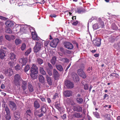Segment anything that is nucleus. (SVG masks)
Here are the masks:
<instances>
[{
  "label": "nucleus",
  "instance_id": "nucleus-1",
  "mask_svg": "<svg viewBox=\"0 0 120 120\" xmlns=\"http://www.w3.org/2000/svg\"><path fill=\"white\" fill-rule=\"evenodd\" d=\"M30 71V75L32 79H37L38 77V68L36 65L34 64H32Z\"/></svg>",
  "mask_w": 120,
  "mask_h": 120
},
{
  "label": "nucleus",
  "instance_id": "nucleus-2",
  "mask_svg": "<svg viewBox=\"0 0 120 120\" xmlns=\"http://www.w3.org/2000/svg\"><path fill=\"white\" fill-rule=\"evenodd\" d=\"M21 79V78L19 75L17 74L15 75L14 76V83L17 87L20 85V81Z\"/></svg>",
  "mask_w": 120,
  "mask_h": 120
},
{
  "label": "nucleus",
  "instance_id": "nucleus-3",
  "mask_svg": "<svg viewBox=\"0 0 120 120\" xmlns=\"http://www.w3.org/2000/svg\"><path fill=\"white\" fill-rule=\"evenodd\" d=\"M36 45L34 48V52H37L39 51L42 46V43L41 42H36Z\"/></svg>",
  "mask_w": 120,
  "mask_h": 120
},
{
  "label": "nucleus",
  "instance_id": "nucleus-4",
  "mask_svg": "<svg viewBox=\"0 0 120 120\" xmlns=\"http://www.w3.org/2000/svg\"><path fill=\"white\" fill-rule=\"evenodd\" d=\"M2 107L3 108V109H4L6 112V114H10V110L5 101H2Z\"/></svg>",
  "mask_w": 120,
  "mask_h": 120
},
{
  "label": "nucleus",
  "instance_id": "nucleus-5",
  "mask_svg": "<svg viewBox=\"0 0 120 120\" xmlns=\"http://www.w3.org/2000/svg\"><path fill=\"white\" fill-rule=\"evenodd\" d=\"M63 45L64 47L68 49H72L73 47L72 44L70 42L65 41L63 43Z\"/></svg>",
  "mask_w": 120,
  "mask_h": 120
},
{
  "label": "nucleus",
  "instance_id": "nucleus-6",
  "mask_svg": "<svg viewBox=\"0 0 120 120\" xmlns=\"http://www.w3.org/2000/svg\"><path fill=\"white\" fill-rule=\"evenodd\" d=\"M59 40L58 38L54 39L52 40L50 43V45L52 47L55 48Z\"/></svg>",
  "mask_w": 120,
  "mask_h": 120
},
{
  "label": "nucleus",
  "instance_id": "nucleus-7",
  "mask_svg": "<svg viewBox=\"0 0 120 120\" xmlns=\"http://www.w3.org/2000/svg\"><path fill=\"white\" fill-rule=\"evenodd\" d=\"M64 83L66 87L68 88H71L74 87V84L72 82L68 80L65 81Z\"/></svg>",
  "mask_w": 120,
  "mask_h": 120
},
{
  "label": "nucleus",
  "instance_id": "nucleus-8",
  "mask_svg": "<svg viewBox=\"0 0 120 120\" xmlns=\"http://www.w3.org/2000/svg\"><path fill=\"white\" fill-rule=\"evenodd\" d=\"M4 73L5 75L10 76L13 74V72L12 69L11 68L6 69L4 70Z\"/></svg>",
  "mask_w": 120,
  "mask_h": 120
},
{
  "label": "nucleus",
  "instance_id": "nucleus-9",
  "mask_svg": "<svg viewBox=\"0 0 120 120\" xmlns=\"http://www.w3.org/2000/svg\"><path fill=\"white\" fill-rule=\"evenodd\" d=\"M77 73L79 75L83 78L85 79L86 78V75L83 70L79 69L77 71Z\"/></svg>",
  "mask_w": 120,
  "mask_h": 120
},
{
  "label": "nucleus",
  "instance_id": "nucleus-10",
  "mask_svg": "<svg viewBox=\"0 0 120 120\" xmlns=\"http://www.w3.org/2000/svg\"><path fill=\"white\" fill-rule=\"evenodd\" d=\"M34 113L35 116L36 117H40L43 115L40 110H35L34 111Z\"/></svg>",
  "mask_w": 120,
  "mask_h": 120
},
{
  "label": "nucleus",
  "instance_id": "nucleus-11",
  "mask_svg": "<svg viewBox=\"0 0 120 120\" xmlns=\"http://www.w3.org/2000/svg\"><path fill=\"white\" fill-rule=\"evenodd\" d=\"M30 31L31 32V35L32 36V38L34 40H38V35L37 34L36 32H35L34 29H33V31H31V29H30Z\"/></svg>",
  "mask_w": 120,
  "mask_h": 120
},
{
  "label": "nucleus",
  "instance_id": "nucleus-12",
  "mask_svg": "<svg viewBox=\"0 0 120 120\" xmlns=\"http://www.w3.org/2000/svg\"><path fill=\"white\" fill-rule=\"evenodd\" d=\"M72 77L73 80L75 82H78L79 81V79L78 75L75 72H73L72 74Z\"/></svg>",
  "mask_w": 120,
  "mask_h": 120
},
{
  "label": "nucleus",
  "instance_id": "nucleus-13",
  "mask_svg": "<svg viewBox=\"0 0 120 120\" xmlns=\"http://www.w3.org/2000/svg\"><path fill=\"white\" fill-rule=\"evenodd\" d=\"M9 106L11 109L13 110H15L16 109V106L15 103L11 101H9Z\"/></svg>",
  "mask_w": 120,
  "mask_h": 120
},
{
  "label": "nucleus",
  "instance_id": "nucleus-14",
  "mask_svg": "<svg viewBox=\"0 0 120 120\" xmlns=\"http://www.w3.org/2000/svg\"><path fill=\"white\" fill-rule=\"evenodd\" d=\"M101 39L100 38H98L97 39L95 40L93 42V43L94 45L98 47L100 46L101 45Z\"/></svg>",
  "mask_w": 120,
  "mask_h": 120
},
{
  "label": "nucleus",
  "instance_id": "nucleus-15",
  "mask_svg": "<svg viewBox=\"0 0 120 120\" xmlns=\"http://www.w3.org/2000/svg\"><path fill=\"white\" fill-rule=\"evenodd\" d=\"M27 58L24 57H23L19 60V61L21 63L22 65H25L27 63Z\"/></svg>",
  "mask_w": 120,
  "mask_h": 120
},
{
  "label": "nucleus",
  "instance_id": "nucleus-16",
  "mask_svg": "<svg viewBox=\"0 0 120 120\" xmlns=\"http://www.w3.org/2000/svg\"><path fill=\"white\" fill-rule=\"evenodd\" d=\"M8 56L12 60L15 61L16 60L15 55L13 53H11L9 54Z\"/></svg>",
  "mask_w": 120,
  "mask_h": 120
},
{
  "label": "nucleus",
  "instance_id": "nucleus-17",
  "mask_svg": "<svg viewBox=\"0 0 120 120\" xmlns=\"http://www.w3.org/2000/svg\"><path fill=\"white\" fill-rule=\"evenodd\" d=\"M22 83L21 87L23 90V92H24L25 90H26L27 87V82L26 81L22 80Z\"/></svg>",
  "mask_w": 120,
  "mask_h": 120
},
{
  "label": "nucleus",
  "instance_id": "nucleus-18",
  "mask_svg": "<svg viewBox=\"0 0 120 120\" xmlns=\"http://www.w3.org/2000/svg\"><path fill=\"white\" fill-rule=\"evenodd\" d=\"M53 75L54 78L56 79H57L59 77V73L55 69H54L53 70Z\"/></svg>",
  "mask_w": 120,
  "mask_h": 120
},
{
  "label": "nucleus",
  "instance_id": "nucleus-19",
  "mask_svg": "<svg viewBox=\"0 0 120 120\" xmlns=\"http://www.w3.org/2000/svg\"><path fill=\"white\" fill-rule=\"evenodd\" d=\"M64 94L65 97H69L72 95V93L71 91L66 90L64 92Z\"/></svg>",
  "mask_w": 120,
  "mask_h": 120
},
{
  "label": "nucleus",
  "instance_id": "nucleus-20",
  "mask_svg": "<svg viewBox=\"0 0 120 120\" xmlns=\"http://www.w3.org/2000/svg\"><path fill=\"white\" fill-rule=\"evenodd\" d=\"M73 109L74 111H77L79 112H81L82 110V107L77 106H74Z\"/></svg>",
  "mask_w": 120,
  "mask_h": 120
},
{
  "label": "nucleus",
  "instance_id": "nucleus-21",
  "mask_svg": "<svg viewBox=\"0 0 120 120\" xmlns=\"http://www.w3.org/2000/svg\"><path fill=\"white\" fill-rule=\"evenodd\" d=\"M25 116H26L27 117H32V113L31 111L28 109L27 110L26 113L25 114Z\"/></svg>",
  "mask_w": 120,
  "mask_h": 120
},
{
  "label": "nucleus",
  "instance_id": "nucleus-22",
  "mask_svg": "<svg viewBox=\"0 0 120 120\" xmlns=\"http://www.w3.org/2000/svg\"><path fill=\"white\" fill-rule=\"evenodd\" d=\"M14 119L15 120H18L20 118V113L18 111H16L14 114Z\"/></svg>",
  "mask_w": 120,
  "mask_h": 120
},
{
  "label": "nucleus",
  "instance_id": "nucleus-23",
  "mask_svg": "<svg viewBox=\"0 0 120 120\" xmlns=\"http://www.w3.org/2000/svg\"><path fill=\"white\" fill-rule=\"evenodd\" d=\"M40 105L38 101L37 100L34 101V106L36 109H37L40 107Z\"/></svg>",
  "mask_w": 120,
  "mask_h": 120
},
{
  "label": "nucleus",
  "instance_id": "nucleus-24",
  "mask_svg": "<svg viewBox=\"0 0 120 120\" xmlns=\"http://www.w3.org/2000/svg\"><path fill=\"white\" fill-rule=\"evenodd\" d=\"M5 52L2 49L0 50V57L2 59H3L6 56Z\"/></svg>",
  "mask_w": 120,
  "mask_h": 120
},
{
  "label": "nucleus",
  "instance_id": "nucleus-25",
  "mask_svg": "<svg viewBox=\"0 0 120 120\" xmlns=\"http://www.w3.org/2000/svg\"><path fill=\"white\" fill-rule=\"evenodd\" d=\"M38 78L40 82L43 83L45 82V79L44 77L41 75H39L38 76Z\"/></svg>",
  "mask_w": 120,
  "mask_h": 120
},
{
  "label": "nucleus",
  "instance_id": "nucleus-26",
  "mask_svg": "<svg viewBox=\"0 0 120 120\" xmlns=\"http://www.w3.org/2000/svg\"><path fill=\"white\" fill-rule=\"evenodd\" d=\"M46 77L48 83L49 84V85H51L52 84V83L50 77H49L47 75H46Z\"/></svg>",
  "mask_w": 120,
  "mask_h": 120
},
{
  "label": "nucleus",
  "instance_id": "nucleus-27",
  "mask_svg": "<svg viewBox=\"0 0 120 120\" xmlns=\"http://www.w3.org/2000/svg\"><path fill=\"white\" fill-rule=\"evenodd\" d=\"M45 104H44L42 106L41 108V112H42L43 114L45 113L46 111V108H45Z\"/></svg>",
  "mask_w": 120,
  "mask_h": 120
},
{
  "label": "nucleus",
  "instance_id": "nucleus-28",
  "mask_svg": "<svg viewBox=\"0 0 120 120\" xmlns=\"http://www.w3.org/2000/svg\"><path fill=\"white\" fill-rule=\"evenodd\" d=\"M5 24L8 27H11L13 25V23L12 22L10 21H7L6 22Z\"/></svg>",
  "mask_w": 120,
  "mask_h": 120
},
{
  "label": "nucleus",
  "instance_id": "nucleus-29",
  "mask_svg": "<svg viewBox=\"0 0 120 120\" xmlns=\"http://www.w3.org/2000/svg\"><path fill=\"white\" fill-rule=\"evenodd\" d=\"M56 56L53 57L52 59L51 60L50 62L53 65H54L56 61Z\"/></svg>",
  "mask_w": 120,
  "mask_h": 120
},
{
  "label": "nucleus",
  "instance_id": "nucleus-30",
  "mask_svg": "<svg viewBox=\"0 0 120 120\" xmlns=\"http://www.w3.org/2000/svg\"><path fill=\"white\" fill-rule=\"evenodd\" d=\"M28 89L30 92H32L34 91V89L32 85L29 83L28 86Z\"/></svg>",
  "mask_w": 120,
  "mask_h": 120
},
{
  "label": "nucleus",
  "instance_id": "nucleus-31",
  "mask_svg": "<svg viewBox=\"0 0 120 120\" xmlns=\"http://www.w3.org/2000/svg\"><path fill=\"white\" fill-rule=\"evenodd\" d=\"M76 101L79 104H81L83 102V100L81 98L77 97L76 99Z\"/></svg>",
  "mask_w": 120,
  "mask_h": 120
},
{
  "label": "nucleus",
  "instance_id": "nucleus-32",
  "mask_svg": "<svg viewBox=\"0 0 120 120\" xmlns=\"http://www.w3.org/2000/svg\"><path fill=\"white\" fill-rule=\"evenodd\" d=\"M39 71L40 73L43 75H45L46 74L45 71L44 70L43 68L40 67L39 68Z\"/></svg>",
  "mask_w": 120,
  "mask_h": 120
},
{
  "label": "nucleus",
  "instance_id": "nucleus-33",
  "mask_svg": "<svg viewBox=\"0 0 120 120\" xmlns=\"http://www.w3.org/2000/svg\"><path fill=\"white\" fill-rule=\"evenodd\" d=\"M98 23L100 25V27H101L102 28H103L105 25L103 21L101 20H100Z\"/></svg>",
  "mask_w": 120,
  "mask_h": 120
},
{
  "label": "nucleus",
  "instance_id": "nucleus-34",
  "mask_svg": "<svg viewBox=\"0 0 120 120\" xmlns=\"http://www.w3.org/2000/svg\"><path fill=\"white\" fill-rule=\"evenodd\" d=\"M37 62L38 64L41 65L43 63V60L40 58H38L37 59Z\"/></svg>",
  "mask_w": 120,
  "mask_h": 120
},
{
  "label": "nucleus",
  "instance_id": "nucleus-35",
  "mask_svg": "<svg viewBox=\"0 0 120 120\" xmlns=\"http://www.w3.org/2000/svg\"><path fill=\"white\" fill-rule=\"evenodd\" d=\"M56 67L57 69L59 71H61L63 70V69L61 65H57L56 66Z\"/></svg>",
  "mask_w": 120,
  "mask_h": 120
},
{
  "label": "nucleus",
  "instance_id": "nucleus-36",
  "mask_svg": "<svg viewBox=\"0 0 120 120\" xmlns=\"http://www.w3.org/2000/svg\"><path fill=\"white\" fill-rule=\"evenodd\" d=\"M59 60L64 62H67L69 61L68 59L66 58H61Z\"/></svg>",
  "mask_w": 120,
  "mask_h": 120
},
{
  "label": "nucleus",
  "instance_id": "nucleus-37",
  "mask_svg": "<svg viewBox=\"0 0 120 120\" xmlns=\"http://www.w3.org/2000/svg\"><path fill=\"white\" fill-rule=\"evenodd\" d=\"M30 69V68L29 67V65H27L25 66V68H24V71H25V72H26L27 74V71L29 70Z\"/></svg>",
  "mask_w": 120,
  "mask_h": 120
},
{
  "label": "nucleus",
  "instance_id": "nucleus-38",
  "mask_svg": "<svg viewBox=\"0 0 120 120\" xmlns=\"http://www.w3.org/2000/svg\"><path fill=\"white\" fill-rule=\"evenodd\" d=\"M109 76L110 77H111V76L113 77H116L118 78L119 76V75L118 74L115 73H111L110 75Z\"/></svg>",
  "mask_w": 120,
  "mask_h": 120
},
{
  "label": "nucleus",
  "instance_id": "nucleus-39",
  "mask_svg": "<svg viewBox=\"0 0 120 120\" xmlns=\"http://www.w3.org/2000/svg\"><path fill=\"white\" fill-rule=\"evenodd\" d=\"M85 11V10L83 9H78L77 11V12L79 14H81L83 13Z\"/></svg>",
  "mask_w": 120,
  "mask_h": 120
},
{
  "label": "nucleus",
  "instance_id": "nucleus-40",
  "mask_svg": "<svg viewBox=\"0 0 120 120\" xmlns=\"http://www.w3.org/2000/svg\"><path fill=\"white\" fill-rule=\"evenodd\" d=\"M31 49L30 48L27 50L25 52V55L26 56H27L30 54L31 52Z\"/></svg>",
  "mask_w": 120,
  "mask_h": 120
},
{
  "label": "nucleus",
  "instance_id": "nucleus-41",
  "mask_svg": "<svg viewBox=\"0 0 120 120\" xmlns=\"http://www.w3.org/2000/svg\"><path fill=\"white\" fill-rule=\"evenodd\" d=\"M100 27L98 24H95L93 26V27L94 29L96 30L99 28Z\"/></svg>",
  "mask_w": 120,
  "mask_h": 120
},
{
  "label": "nucleus",
  "instance_id": "nucleus-42",
  "mask_svg": "<svg viewBox=\"0 0 120 120\" xmlns=\"http://www.w3.org/2000/svg\"><path fill=\"white\" fill-rule=\"evenodd\" d=\"M112 28L113 30H116L117 29V27L114 24H112Z\"/></svg>",
  "mask_w": 120,
  "mask_h": 120
},
{
  "label": "nucleus",
  "instance_id": "nucleus-43",
  "mask_svg": "<svg viewBox=\"0 0 120 120\" xmlns=\"http://www.w3.org/2000/svg\"><path fill=\"white\" fill-rule=\"evenodd\" d=\"M56 108L60 111L61 110V108L60 107V105L57 104H56L55 105Z\"/></svg>",
  "mask_w": 120,
  "mask_h": 120
},
{
  "label": "nucleus",
  "instance_id": "nucleus-44",
  "mask_svg": "<svg viewBox=\"0 0 120 120\" xmlns=\"http://www.w3.org/2000/svg\"><path fill=\"white\" fill-rule=\"evenodd\" d=\"M5 118L6 120H9L11 118L10 114H6L5 116Z\"/></svg>",
  "mask_w": 120,
  "mask_h": 120
},
{
  "label": "nucleus",
  "instance_id": "nucleus-45",
  "mask_svg": "<svg viewBox=\"0 0 120 120\" xmlns=\"http://www.w3.org/2000/svg\"><path fill=\"white\" fill-rule=\"evenodd\" d=\"M46 70L48 74L50 76H52V73L51 69H47Z\"/></svg>",
  "mask_w": 120,
  "mask_h": 120
},
{
  "label": "nucleus",
  "instance_id": "nucleus-46",
  "mask_svg": "<svg viewBox=\"0 0 120 120\" xmlns=\"http://www.w3.org/2000/svg\"><path fill=\"white\" fill-rule=\"evenodd\" d=\"M8 64L11 67H13L15 65L13 61L9 62L8 63Z\"/></svg>",
  "mask_w": 120,
  "mask_h": 120
},
{
  "label": "nucleus",
  "instance_id": "nucleus-47",
  "mask_svg": "<svg viewBox=\"0 0 120 120\" xmlns=\"http://www.w3.org/2000/svg\"><path fill=\"white\" fill-rule=\"evenodd\" d=\"M5 32L11 34L12 33V31L10 28H8L6 29V30Z\"/></svg>",
  "mask_w": 120,
  "mask_h": 120
},
{
  "label": "nucleus",
  "instance_id": "nucleus-48",
  "mask_svg": "<svg viewBox=\"0 0 120 120\" xmlns=\"http://www.w3.org/2000/svg\"><path fill=\"white\" fill-rule=\"evenodd\" d=\"M21 41L19 39H16L15 41L16 44L17 45L21 43Z\"/></svg>",
  "mask_w": 120,
  "mask_h": 120
},
{
  "label": "nucleus",
  "instance_id": "nucleus-49",
  "mask_svg": "<svg viewBox=\"0 0 120 120\" xmlns=\"http://www.w3.org/2000/svg\"><path fill=\"white\" fill-rule=\"evenodd\" d=\"M26 44L24 43L23 44L21 47V50L23 51L26 48Z\"/></svg>",
  "mask_w": 120,
  "mask_h": 120
},
{
  "label": "nucleus",
  "instance_id": "nucleus-50",
  "mask_svg": "<svg viewBox=\"0 0 120 120\" xmlns=\"http://www.w3.org/2000/svg\"><path fill=\"white\" fill-rule=\"evenodd\" d=\"M93 114L97 118H99V113L98 112H94Z\"/></svg>",
  "mask_w": 120,
  "mask_h": 120
},
{
  "label": "nucleus",
  "instance_id": "nucleus-51",
  "mask_svg": "<svg viewBox=\"0 0 120 120\" xmlns=\"http://www.w3.org/2000/svg\"><path fill=\"white\" fill-rule=\"evenodd\" d=\"M15 69L16 71H18L20 69V67L19 65H18L15 66Z\"/></svg>",
  "mask_w": 120,
  "mask_h": 120
},
{
  "label": "nucleus",
  "instance_id": "nucleus-52",
  "mask_svg": "<svg viewBox=\"0 0 120 120\" xmlns=\"http://www.w3.org/2000/svg\"><path fill=\"white\" fill-rule=\"evenodd\" d=\"M79 68H80L79 69H81L83 70L84 69V64H82L80 65L79 66Z\"/></svg>",
  "mask_w": 120,
  "mask_h": 120
},
{
  "label": "nucleus",
  "instance_id": "nucleus-53",
  "mask_svg": "<svg viewBox=\"0 0 120 120\" xmlns=\"http://www.w3.org/2000/svg\"><path fill=\"white\" fill-rule=\"evenodd\" d=\"M80 115L79 113H76L73 115V116L77 118H79L80 117Z\"/></svg>",
  "mask_w": 120,
  "mask_h": 120
},
{
  "label": "nucleus",
  "instance_id": "nucleus-54",
  "mask_svg": "<svg viewBox=\"0 0 120 120\" xmlns=\"http://www.w3.org/2000/svg\"><path fill=\"white\" fill-rule=\"evenodd\" d=\"M49 42V41H45L44 43V45L45 46V48H46H46H47V45H48Z\"/></svg>",
  "mask_w": 120,
  "mask_h": 120
},
{
  "label": "nucleus",
  "instance_id": "nucleus-55",
  "mask_svg": "<svg viewBox=\"0 0 120 120\" xmlns=\"http://www.w3.org/2000/svg\"><path fill=\"white\" fill-rule=\"evenodd\" d=\"M92 67H89L87 69V71L89 73H90L92 71Z\"/></svg>",
  "mask_w": 120,
  "mask_h": 120
},
{
  "label": "nucleus",
  "instance_id": "nucleus-56",
  "mask_svg": "<svg viewBox=\"0 0 120 120\" xmlns=\"http://www.w3.org/2000/svg\"><path fill=\"white\" fill-rule=\"evenodd\" d=\"M84 88L85 90H88V85L86 84L85 85H84Z\"/></svg>",
  "mask_w": 120,
  "mask_h": 120
},
{
  "label": "nucleus",
  "instance_id": "nucleus-57",
  "mask_svg": "<svg viewBox=\"0 0 120 120\" xmlns=\"http://www.w3.org/2000/svg\"><path fill=\"white\" fill-rule=\"evenodd\" d=\"M5 38L7 40L9 41L11 40V38L8 35H6L5 36Z\"/></svg>",
  "mask_w": 120,
  "mask_h": 120
},
{
  "label": "nucleus",
  "instance_id": "nucleus-58",
  "mask_svg": "<svg viewBox=\"0 0 120 120\" xmlns=\"http://www.w3.org/2000/svg\"><path fill=\"white\" fill-rule=\"evenodd\" d=\"M65 53H67L70 54L71 53V50H66L65 51Z\"/></svg>",
  "mask_w": 120,
  "mask_h": 120
},
{
  "label": "nucleus",
  "instance_id": "nucleus-59",
  "mask_svg": "<svg viewBox=\"0 0 120 120\" xmlns=\"http://www.w3.org/2000/svg\"><path fill=\"white\" fill-rule=\"evenodd\" d=\"M58 97V94L57 93H55L53 96V99H55Z\"/></svg>",
  "mask_w": 120,
  "mask_h": 120
},
{
  "label": "nucleus",
  "instance_id": "nucleus-60",
  "mask_svg": "<svg viewBox=\"0 0 120 120\" xmlns=\"http://www.w3.org/2000/svg\"><path fill=\"white\" fill-rule=\"evenodd\" d=\"M48 65L49 68V69H52V67L49 63H48Z\"/></svg>",
  "mask_w": 120,
  "mask_h": 120
},
{
  "label": "nucleus",
  "instance_id": "nucleus-61",
  "mask_svg": "<svg viewBox=\"0 0 120 120\" xmlns=\"http://www.w3.org/2000/svg\"><path fill=\"white\" fill-rule=\"evenodd\" d=\"M61 117L64 120L66 118V115L65 114H64Z\"/></svg>",
  "mask_w": 120,
  "mask_h": 120
},
{
  "label": "nucleus",
  "instance_id": "nucleus-62",
  "mask_svg": "<svg viewBox=\"0 0 120 120\" xmlns=\"http://www.w3.org/2000/svg\"><path fill=\"white\" fill-rule=\"evenodd\" d=\"M78 21H76L75 22H74L72 24V25H76L78 23Z\"/></svg>",
  "mask_w": 120,
  "mask_h": 120
},
{
  "label": "nucleus",
  "instance_id": "nucleus-63",
  "mask_svg": "<svg viewBox=\"0 0 120 120\" xmlns=\"http://www.w3.org/2000/svg\"><path fill=\"white\" fill-rule=\"evenodd\" d=\"M57 15L55 14H52L50 15V16L51 17H54L55 18L56 17Z\"/></svg>",
  "mask_w": 120,
  "mask_h": 120
},
{
  "label": "nucleus",
  "instance_id": "nucleus-64",
  "mask_svg": "<svg viewBox=\"0 0 120 120\" xmlns=\"http://www.w3.org/2000/svg\"><path fill=\"white\" fill-rule=\"evenodd\" d=\"M40 99H41L42 101H45V100L44 98L42 97H40Z\"/></svg>",
  "mask_w": 120,
  "mask_h": 120
}]
</instances>
